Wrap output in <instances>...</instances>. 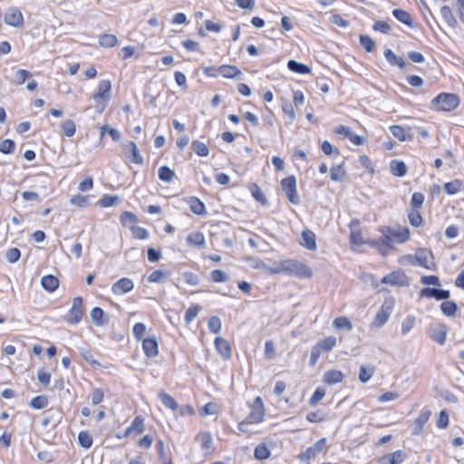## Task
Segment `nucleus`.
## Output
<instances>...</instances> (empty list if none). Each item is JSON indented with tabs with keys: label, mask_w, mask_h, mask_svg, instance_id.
I'll return each instance as SVG.
<instances>
[{
	"label": "nucleus",
	"mask_w": 464,
	"mask_h": 464,
	"mask_svg": "<svg viewBox=\"0 0 464 464\" xmlns=\"http://www.w3.org/2000/svg\"><path fill=\"white\" fill-rule=\"evenodd\" d=\"M382 236L372 240V245L375 246L383 256L393 248V243H404L410 238V231L408 227L394 228L384 227L381 229Z\"/></svg>",
	"instance_id": "1"
},
{
	"label": "nucleus",
	"mask_w": 464,
	"mask_h": 464,
	"mask_svg": "<svg viewBox=\"0 0 464 464\" xmlns=\"http://www.w3.org/2000/svg\"><path fill=\"white\" fill-rule=\"evenodd\" d=\"M283 270L287 276L300 278H310L313 276V270L306 264L295 259H285Z\"/></svg>",
	"instance_id": "2"
},
{
	"label": "nucleus",
	"mask_w": 464,
	"mask_h": 464,
	"mask_svg": "<svg viewBox=\"0 0 464 464\" xmlns=\"http://www.w3.org/2000/svg\"><path fill=\"white\" fill-rule=\"evenodd\" d=\"M431 103L438 106V110L450 111L458 107L459 98L452 93H440L435 97Z\"/></svg>",
	"instance_id": "3"
},
{
	"label": "nucleus",
	"mask_w": 464,
	"mask_h": 464,
	"mask_svg": "<svg viewBox=\"0 0 464 464\" xmlns=\"http://www.w3.org/2000/svg\"><path fill=\"white\" fill-rule=\"evenodd\" d=\"M281 188L287 199L294 205L300 203V198L296 191V179L294 176H289L281 180Z\"/></svg>",
	"instance_id": "4"
},
{
	"label": "nucleus",
	"mask_w": 464,
	"mask_h": 464,
	"mask_svg": "<svg viewBox=\"0 0 464 464\" xmlns=\"http://www.w3.org/2000/svg\"><path fill=\"white\" fill-rule=\"evenodd\" d=\"M393 306H394V301L392 298L385 299V301L382 303L380 309L378 310V312L373 319L372 324L378 328H381L382 326H383L386 324V322L388 321V319L392 312Z\"/></svg>",
	"instance_id": "5"
},
{
	"label": "nucleus",
	"mask_w": 464,
	"mask_h": 464,
	"mask_svg": "<svg viewBox=\"0 0 464 464\" xmlns=\"http://www.w3.org/2000/svg\"><path fill=\"white\" fill-rule=\"evenodd\" d=\"M415 261L418 266L429 270H435L436 264L434 262L433 254L427 248H419L415 253Z\"/></svg>",
	"instance_id": "6"
},
{
	"label": "nucleus",
	"mask_w": 464,
	"mask_h": 464,
	"mask_svg": "<svg viewBox=\"0 0 464 464\" xmlns=\"http://www.w3.org/2000/svg\"><path fill=\"white\" fill-rule=\"evenodd\" d=\"M448 335V327L444 324L435 323L429 326V336L440 345H443Z\"/></svg>",
	"instance_id": "7"
},
{
	"label": "nucleus",
	"mask_w": 464,
	"mask_h": 464,
	"mask_svg": "<svg viewBox=\"0 0 464 464\" xmlns=\"http://www.w3.org/2000/svg\"><path fill=\"white\" fill-rule=\"evenodd\" d=\"M265 415V408L260 397H256L252 405V411L247 418L249 423H258L263 420Z\"/></svg>",
	"instance_id": "8"
},
{
	"label": "nucleus",
	"mask_w": 464,
	"mask_h": 464,
	"mask_svg": "<svg viewBox=\"0 0 464 464\" xmlns=\"http://www.w3.org/2000/svg\"><path fill=\"white\" fill-rule=\"evenodd\" d=\"M70 319L68 322L71 324H77L81 322L83 315L82 308V298L81 296L74 297L72 300V305L70 309Z\"/></svg>",
	"instance_id": "9"
},
{
	"label": "nucleus",
	"mask_w": 464,
	"mask_h": 464,
	"mask_svg": "<svg viewBox=\"0 0 464 464\" xmlns=\"http://www.w3.org/2000/svg\"><path fill=\"white\" fill-rule=\"evenodd\" d=\"M5 23L13 27H21L24 24V15L17 7H10L5 15Z\"/></svg>",
	"instance_id": "10"
},
{
	"label": "nucleus",
	"mask_w": 464,
	"mask_h": 464,
	"mask_svg": "<svg viewBox=\"0 0 464 464\" xmlns=\"http://www.w3.org/2000/svg\"><path fill=\"white\" fill-rule=\"evenodd\" d=\"M421 297L435 298L436 300H447L450 296L449 290L425 287L420 290Z\"/></svg>",
	"instance_id": "11"
},
{
	"label": "nucleus",
	"mask_w": 464,
	"mask_h": 464,
	"mask_svg": "<svg viewBox=\"0 0 464 464\" xmlns=\"http://www.w3.org/2000/svg\"><path fill=\"white\" fill-rule=\"evenodd\" d=\"M134 287L131 279L123 277L115 282L111 286V291L115 295H124L130 292Z\"/></svg>",
	"instance_id": "12"
},
{
	"label": "nucleus",
	"mask_w": 464,
	"mask_h": 464,
	"mask_svg": "<svg viewBox=\"0 0 464 464\" xmlns=\"http://www.w3.org/2000/svg\"><path fill=\"white\" fill-rule=\"evenodd\" d=\"M382 283L402 286L406 285V276L401 271H394L383 276Z\"/></svg>",
	"instance_id": "13"
},
{
	"label": "nucleus",
	"mask_w": 464,
	"mask_h": 464,
	"mask_svg": "<svg viewBox=\"0 0 464 464\" xmlns=\"http://www.w3.org/2000/svg\"><path fill=\"white\" fill-rule=\"evenodd\" d=\"M111 83L109 80H102L98 85V92L93 95V100H109L111 97Z\"/></svg>",
	"instance_id": "14"
},
{
	"label": "nucleus",
	"mask_w": 464,
	"mask_h": 464,
	"mask_svg": "<svg viewBox=\"0 0 464 464\" xmlns=\"http://www.w3.org/2000/svg\"><path fill=\"white\" fill-rule=\"evenodd\" d=\"M123 152L125 155L130 154L132 156L131 161L141 165L143 163V158L140 154L137 144L134 141H129L123 146Z\"/></svg>",
	"instance_id": "15"
},
{
	"label": "nucleus",
	"mask_w": 464,
	"mask_h": 464,
	"mask_svg": "<svg viewBox=\"0 0 464 464\" xmlns=\"http://www.w3.org/2000/svg\"><path fill=\"white\" fill-rule=\"evenodd\" d=\"M214 343L218 353L225 360H228L231 357V347L229 343L226 339L222 337H217L215 339Z\"/></svg>",
	"instance_id": "16"
},
{
	"label": "nucleus",
	"mask_w": 464,
	"mask_h": 464,
	"mask_svg": "<svg viewBox=\"0 0 464 464\" xmlns=\"http://www.w3.org/2000/svg\"><path fill=\"white\" fill-rule=\"evenodd\" d=\"M145 430L144 418L138 415L131 424L125 430V435L140 434Z\"/></svg>",
	"instance_id": "17"
},
{
	"label": "nucleus",
	"mask_w": 464,
	"mask_h": 464,
	"mask_svg": "<svg viewBox=\"0 0 464 464\" xmlns=\"http://www.w3.org/2000/svg\"><path fill=\"white\" fill-rule=\"evenodd\" d=\"M91 318L96 326H103L109 322V317L101 307H93L91 311Z\"/></svg>",
	"instance_id": "18"
},
{
	"label": "nucleus",
	"mask_w": 464,
	"mask_h": 464,
	"mask_svg": "<svg viewBox=\"0 0 464 464\" xmlns=\"http://www.w3.org/2000/svg\"><path fill=\"white\" fill-rule=\"evenodd\" d=\"M431 411L428 409H423L419 417L415 420V426L413 427L412 433L418 435L421 433L425 423L429 420Z\"/></svg>",
	"instance_id": "19"
},
{
	"label": "nucleus",
	"mask_w": 464,
	"mask_h": 464,
	"mask_svg": "<svg viewBox=\"0 0 464 464\" xmlns=\"http://www.w3.org/2000/svg\"><path fill=\"white\" fill-rule=\"evenodd\" d=\"M301 245L309 250H315L317 246L314 233L309 229L304 230L302 232Z\"/></svg>",
	"instance_id": "20"
},
{
	"label": "nucleus",
	"mask_w": 464,
	"mask_h": 464,
	"mask_svg": "<svg viewBox=\"0 0 464 464\" xmlns=\"http://www.w3.org/2000/svg\"><path fill=\"white\" fill-rule=\"evenodd\" d=\"M142 348L148 357H155L158 353V343L154 338H145L142 342Z\"/></svg>",
	"instance_id": "21"
},
{
	"label": "nucleus",
	"mask_w": 464,
	"mask_h": 464,
	"mask_svg": "<svg viewBox=\"0 0 464 464\" xmlns=\"http://www.w3.org/2000/svg\"><path fill=\"white\" fill-rule=\"evenodd\" d=\"M41 285L47 292H54L59 286V279L53 275L44 276L41 279Z\"/></svg>",
	"instance_id": "22"
},
{
	"label": "nucleus",
	"mask_w": 464,
	"mask_h": 464,
	"mask_svg": "<svg viewBox=\"0 0 464 464\" xmlns=\"http://www.w3.org/2000/svg\"><path fill=\"white\" fill-rule=\"evenodd\" d=\"M336 345V337L330 335L325 337L324 339L319 340L314 346L321 352L326 353L333 350V348Z\"/></svg>",
	"instance_id": "23"
},
{
	"label": "nucleus",
	"mask_w": 464,
	"mask_h": 464,
	"mask_svg": "<svg viewBox=\"0 0 464 464\" xmlns=\"http://www.w3.org/2000/svg\"><path fill=\"white\" fill-rule=\"evenodd\" d=\"M384 57L391 65H397L400 69H404L406 62L402 57H398L391 49L384 50Z\"/></svg>",
	"instance_id": "24"
},
{
	"label": "nucleus",
	"mask_w": 464,
	"mask_h": 464,
	"mask_svg": "<svg viewBox=\"0 0 464 464\" xmlns=\"http://www.w3.org/2000/svg\"><path fill=\"white\" fill-rule=\"evenodd\" d=\"M220 75L227 79L237 78L242 74L241 71L235 65L223 64L218 66Z\"/></svg>",
	"instance_id": "25"
},
{
	"label": "nucleus",
	"mask_w": 464,
	"mask_h": 464,
	"mask_svg": "<svg viewBox=\"0 0 464 464\" xmlns=\"http://www.w3.org/2000/svg\"><path fill=\"white\" fill-rule=\"evenodd\" d=\"M189 209L196 215L205 216L207 215L206 208L204 203L196 197H191L188 199Z\"/></svg>",
	"instance_id": "26"
},
{
	"label": "nucleus",
	"mask_w": 464,
	"mask_h": 464,
	"mask_svg": "<svg viewBox=\"0 0 464 464\" xmlns=\"http://www.w3.org/2000/svg\"><path fill=\"white\" fill-rule=\"evenodd\" d=\"M390 169L396 177H403L407 173V166L402 160H392L390 163Z\"/></svg>",
	"instance_id": "27"
},
{
	"label": "nucleus",
	"mask_w": 464,
	"mask_h": 464,
	"mask_svg": "<svg viewBox=\"0 0 464 464\" xmlns=\"http://www.w3.org/2000/svg\"><path fill=\"white\" fill-rule=\"evenodd\" d=\"M391 133L399 140L404 141V140H411L412 135L408 133L406 130L400 126V125H392L390 127Z\"/></svg>",
	"instance_id": "28"
},
{
	"label": "nucleus",
	"mask_w": 464,
	"mask_h": 464,
	"mask_svg": "<svg viewBox=\"0 0 464 464\" xmlns=\"http://www.w3.org/2000/svg\"><path fill=\"white\" fill-rule=\"evenodd\" d=\"M343 379V374L341 371L330 370L324 372V382L328 384H335L341 382Z\"/></svg>",
	"instance_id": "29"
},
{
	"label": "nucleus",
	"mask_w": 464,
	"mask_h": 464,
	"mask_svg": "<svg viewBox=\"0 0 464 464\" xmlns=\"http://www.w3.org/2000/svg\"><path fill=\"white\" fill-rule=\"evenodd\" d=\"M287 68L298 74H308L311 72V68L304 63H301L295 60H289L287 63Z\"/></svg>",
	"instance_id": "30"
},
{
	"label": "nucleus",
	"mask_w": 464,
	"mask_h": 464,
	"mask_svg": "<svg viewBox=\"0 0 464 464\" xmlns=\"http://www.w3.org/2000/svg\"><path fill=\"white\" fill-rule=\"evenodd\" d=\"M440 14H441L442 18L444 19L445 23L449 26L455 28L458 25V21L455 18L450 7H449L448 5L441 6Z\"/></svg>",
	"instance_id": "31"
},
{
	"label": "nucleus",
	"mask_w": 464,
	"mask_h": 464,
	"mask_svg": "<svg viewBox=\"0 0 464 464\" xmlns=\"http://www.w3.org/2000/svg\"><path fill=\"white\" fill-rule=\"evenodd\" d=\"M464 184L459 179H455L450 182L445 183L444 189L445 192L449 195H455L458 192L463 190Z\"/></svg>",
	"instance_id": "32"
},
{
	"label": "nucleus",
	"mask_w": 464,
	"mask_h": 464,
	"mask_svg": "<svg viewBox=\"0 0 464 464\" xmlns=\"http://www.w3.org/2000/svg\"><path fill=\"white\" fill-rule=\"evenodd\" d=\"M333 326L336 330L351 331L353 329L352 322L346 316H340L333 321Z\"/></svg>",
	"instance_id": "33"
},
{
	"label": "nucleus",
	"mask_w": 464,
	"mask_h": 464,
	"mask_svg": "<svg viewBox=\"0 0 464 464\" xmlns=\"http://www.w3.org/2000/svg\"><path fill=\"white\" fill-rule=\"evenodd\" d=\"M393 16L400 21L401 23L411 27L412 26V19L411 14L402 10V9H394L392 11Z\"/></svg>",
	"instance_id": "34"
},
{
	"label": "nucleus",
	"mask_w": 464,
	"mask_h": 464,
	"mask_svg": "<svg viewBox=\"0 0 464 464\" xmlns=\"http://www.w3.org/2000/svg\"><path fill=\"white\" fill-rule=\"evenodd\" d=\"M99 44L102 47H114L118 44V38L115 34H104L100 36Z\"/></svg>",
	"instance_id": "35"
},
{
	"label": "nucleus",
	"mask_w": 464,
	"mask_h": 464,
	"mask_svg": "<svg viewBox=\"0 0 464 464\" xmlns=\"http://www.w3.org/2000/svg\"><path fill=\"white\" fill-rule=\"evenodd\" d=\"M159 398L160 399L161 403L167 407L171 409L172 411H177L179 409V405L175 399L169 394L160 392L159 393Z\"/></svg>",
	"instance_id": "36"
},
{
	"label": "nucleus",
	"mask_w": 464,
	"mask_h": 464,
	"mask_svg": "<svg viewBox=\"0 0 464 464\" xmlns=\"http://www.w3.org/2000/svg\"><path fill=\"white\" fill-rule=\"evenodd\" d=\"M187 242L189 245L197 246L199 247L205 246V237L201 232L190 233L187 237Z\"/></svg>",
	"instance_id": "37"
},
{
	"label": "nucleus",
	"mask_w": 464,
	"mask_h": 464,
	"mask_svg": "<svg viewBox=\"0 0 464 464\" xmlns=\"http://www.w3.org/2000/svg\"><path fill=\"white\" fill-rule=\"evenodd\" d=\"M271 455V451L265 443L258 444L255 448L254 456L259 460L267 459Z\"/></svg>",
	"instance_id": "38"
},
{
	"label": "nucleus",
	"mask_w": 464,
	"mask_h": 464,
	"mask_svg": "<svg viewBox=\"0 0 464 464\" xmlns=\"http://www.w3.org/2000/svg\"><path fill=\"white\" fill-rule=\"evenodd\" d=\"M160 180L170 183L175 178V172L167 166H161L158 171Z\"/></svg>",
	"instance_id": "39"
},
{
	"label": "nucleus",
	"mask_w": 464,
	"mask_h": 464,
	"mask_svg": "<svg viewBox=\"0 0 464 464\" xmlns=\"http://www.w3.org/2000/svg\"><path fill=\"white\" fill-rule=\"evenodd\" d=\"M29 405L34 410H42L47 407L48 399L44 395H37L31 400Z\"/></svg>",
	"instance_id": "40"
},
{
	"label": "nucleus",
	"mask_w": 464,
	"mask_h": 464,
	"mask_svg": "<svg viewBox=\"0 0 464 464\" xmlns=\"http://www.w3.org/2000/svg\"><path fill=\"white\" fill-rule=\"evenodd\" d=\"M61 128L66 137H72L76 132V125L72 120H65L62 122Z\"/></svg>",
	"instance_id": "41"
},
{
	"label": "nucleus",
	"mask_w": 464,
	"mask_h": 464,
	"mask_svg": "<svg viewBox=\"0 0 464 464\" xmlns=\"http://www.w3.org/2000/svg\"><path fill=\"white\" fill-rule=\"evenodd\" d=\"M191 147L194 152L200 157H206L209 153L208 146L202 141L193 140Z\"/></svg>",
	"instance_id": "42"
},
{
	"label": "nucleus",
	"mask_w": 464,
	"mask_h": 464,
	"mask_svg": "<svg viewBox=\"0 0 464 464\" xmlns=\"http://www.w3.org/2000/svg\"><path fill=\"white\" fill-rule=\"evenodd\" d=\"M440 309L446 316H453L458 309V305L453 301H445L441 303Z\"/></svg>",
	"instance_id": "43"
},
{
	"label": "nucleus",
	"mask_w": 464,
	"mask_h": 464,
	"mask_svg": "<svg viewBox=\"0 0 464 464\" xmlns=\"http://www.w3.org/2000/svg\"><path fill=\"white\" fill-rule=\"evenodd\" d=\"M409 222L412 227H419L422 224V217L419 209H412L408 214Z\"/></svg>",
	"instance_id": "44"
},
{
	"label": "nucleus",
	"mask_w": 464,
	"mask_h": 464,
	"mask_svg": "<svg viewBox=\"0 0 464 464\" xmlns=\"http://www.w3.org/2000/svg\"><path fill=\"white\" fill-rule=\"evenodd\" d=\"M346 176V171L342 165L334 166L331 169V179L334 181H342Z\"/></svg>",
	"instance_id": "45"
},
{
	"label": "nucleus",
	"mask_w": 464,
	"mask_h": 464,
	"mask_svg": "<svg viewBox=\"0 0 464 464\" xmlns=\"http://www.w3.org/2000/svg\"><path fill=\"white\" fill-rule=\"evenodd\" d=\"M319 453L317 452L316 449L312 445L311 447H308L304 452L300 453L298 455V459L301 461H308L310 459H315Z\"/></svg>",
	"instance_id": "46"
},
{
	"label": "nucleus",
	"mask_w": 464,
	"mask_h": 464,
	"mask_svg": "<svg viewBox=\"0 0 464 464\" xmlns=\"http://www.w3.org/2000/svg\"><path fill=\"white\" fill-rule=\"evenodd\" d=\"M79 444L84 449H90L92 445V437L87 431H80L78 434Z\"/></svg>",
	"instance_id": "47"
},
{
	"label": "nucleus",
	"mask_w": 464,
	"mask_h": 464,
	"mask_svg": "<svg viewBox=\"0 0 464 464\" xmlns=\"http://www.w3.org/2000/svg\"><path fill=\"white\" fill-rule=\"evenodd\" d=\"M321 149L323 152L328 156L337 157L340 154L339 150L333 146L328 140L323 141Z\"/></svg>",
	"instance_id": "48"
},
{
	"label": "nucleus",
	"mask_w": 464,
	"mask_h": 464,
	"mask_svg": "<svg viewBox=\"0 0 464 464\" xmlns=\"http://www.w3.org/2000/svg\"><path fill=\"white\" fill-rule=\"evenodd\" d=\"M424 202V195L420 192H414L411 199V207L412 209H420Z\"/></svg>",
	"instance_id": "49"
},
{
	"label": "nucleus",
	"mask_w": 464,
	"mask_h": 464,
	"mask_svg": "<svg viewBox=\"0 0 464 464\" xmlns=\"http://www.w3.org/2000/svg\"><path fill=\"white\" fill-rule=\"evenodd\" d=\"M361 45L369 53L372 52L375 47L374 41L369 36L362 34L360 35Z\"/></svg>",
	"instance_id": "50"
},
{
	"label": "nucleus",
	"mask_w": 464,
	"mask_h": 464,
	"mask_svg": "<svg viewBox=\"0 0 464 464\" xmlns=\"http://www.w3.org/2000/svg\"><path fill=\"white\" fill-rule=\"evenodd\" d=\"M15 149V143L13 140L6 139L0 143V152L11 154Z\"/></svg>",
	"instance_id": "51"
},
{
	"label": "nucleus",
	"mask_w": 464,
	"mask_h": 464,
	"mask_svg": "<svg viewBox=\"0 0 464 464\" xmlns=\"http://www.w3.org/2000/svg\"><path fill=\"white\" fill-rule=\"evenodd\" d=\"M251 192H252L253 198L256 201L260 202L263 205L267 204V199H266L265 194L263 193L261 188L256 184L253 185V188H252Z\"/></svg>",
	"instance_id": "52"
},
{
	"label": "nucleus",
	"mask_w": 464,
	"mask_h": 464,
	"mask_svg": "<svg viewBox=\"0 0 464 464\" xmlns=\"http://www.w3.org/2000/svg\"><path fill=\"white\" fill-rule=\"evenodd\" d=\"M211 279L215 283H224L228 280V276L225 271L216 269L211 272Z\"/></svg>",
	"instance_id": "53"
},
{
	"label": "nucleus",
	"mask_w": 464,
	"mask_h": 464,
	"mask_svg": "<svg viewBox=\"0 0 464 464\" xmlns=\"http://www.w3.org/2000/svg\"><path fill=\"white\" fill-rule=\"evenodd\" d=\"M415 324V317L409 315L401 323V334L402 335L407 334Z\"/></svg>",
	"instance_id": "54"
},
{
	"label": "nucleus",
	"mask_w": 464,
	"mask_h": 464,
	"mask_svg": "<svg viewBox=\"0 0 464 464\" xmlns=\"http://www.w3.org/2000/svg\"><path fill=\"white\" fill-rule=\"evenodd\" d=\"M373 374V368H367L365 366L360 367L359 380L362 383H366Z\"/></svg>",
	"instance_id": "55"
},
{
	"label": "nucleus",
	"mask_w": 464,
	"mask_h": 464,
	"mask_svg": "<svg viewBox=\"0 0 464 464\" xmlns=\"http://www.w3.org/2000/svg\"><path fill=\"white\" fill-rule=\"evenodd\" d=\"M391 459L392 464H401L406 459V453L401 450H398L392 453H388Z\"/></svg>",
	"instance_id": "56"
},
{
	"label": "nucleus",
	"mask_w": 464,
	"mask_h": 464,
	"mask_svg": "<svg viewBox=\"0 0 464 464\" xmlns=\"http://www.w3.org/2000/svg\"><path fill=\"white\" fill-rule=\"evenodd\" d=\"M200 307L198 305L190 306L185 313V321L187 324L191 323L198 314Z\"/></svg>",
	"instance_id": "57"
},
{
	"label": "nucleus",
	"mask_w": 464,
	"mask_h": 464,
	"mask_svg": "<svg viewBox=\"0 0 464 464\" xmlns=\"http://www.w3.org/2000/svg\"><path fill=\"white\" fill-rule=\"evenodd\" d=\"M325 392L321 388H317L308 401L310 406H316L318 402L324 397Z\"/></svg>",
	"instance_id": "58"
},
{
	"label": "nucleus",
	"mask_w": 464,
	"mask_h": 464,
	"mask_svg": "<svg viewBox=\"0 0 464 464\" xmlns=\"http://www.w3.org/2000/svg\"><path fill=\"white\" fill-rule=\"evenodd\" d=\"M208 327L212 333H218L221 330V320L218 316H212L208 322Z\"/></svg>",
	"instance_id": "59"
},
{
	"label": "nucleus",
	"mask_w": 464,
	"mask_h": 464,
	"mask_svg": "<svg viewBox=\"0 0 464 464\" xmlns=\"http://www.w3.org/2000/svg\"><path fill=\"white\" fill-rule=\"evenodd\" d=\"M89 199H90L89 196H82V195L79 194V195L73 196L71 198V203L77 207L83 208V207H86L89 205Z\"/></svg>",
	"instance_id": "60"
},
{
	"label": "nucleus",
	"mask_w": 464,
	"mask_h": 464,
	"mask_svg": "<svg viewBox=\"0 0 464 464\" xmlns=\"http://www.w3.org/2000/svg\"><path fill=\"white\" fill-rule=\"evenodd\" d=\"M325 419V415L321 411H311L307 413L306 420L312 423H318Z\"/></svg>",
	"instance_id": "61"
},
{
	"label": "nucleus",
	"mask_w": 464,
	"mask_h": 464,
	"mask_svg": "<svg viewBox=\"0 0 464 464\" xmlns=\"http://www.w3.org/2000/svg\"><path fill=\"white\" fill-rule=\"evenodd\" d=\"M30 76L31 72L29 71L24 69H18L15 72L14 82L16 84H23Z\"/></svg>",
	"instance_id": "62"
},
{
	"label": "nucleus",
	"mask_w": 464,
	"mask_h": 464,
	"mask_svg": "<svg viewBox=\"0 0 464 464\" xmlns=\"http://www.w3.org/2000/svg\"><path fill=\"white\" fill-rule=\"evenodd\" d=\"M119 201V198L117 196H104L102 197L100 201H99V204L103 207V208H109V207H112L114 206L115 204H117Z\"/></svg>",
	"instance_id": "63"
},
{
	"label": "nucleus",
	"mask_w": 464,
	"mask_h": 464,
	"mask_svg": "<svg viewBox=\"0 0 464 464\" xmlns=\"http://www.w3.org/2000/svg\"><path fill=\"white\" fill-rule=\"evenodd\" d=\"M21 252L18 248H9L5 253V257L10 263H15L19 260Z\"/></svg>",
	"instance_id": "64"
}]
</instances>
